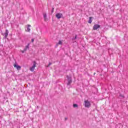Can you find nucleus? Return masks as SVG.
Masks as SVG:
<instances>
[{"label": "nucleus", "instance_id": "8", "mask_svg": "<svg viewBox=\"0 0 128 128\" xmlns=\"http://www.w3.org/2000/svg\"><path fill=\"white\" fill-rule=\"evenodd\" d=\"M29 49H30V44H28V45L25 46V48H24V50L25 52H26V50Z\"/></svg>", "mask_w": 128, "mask_h": 128}, {"label": "nucleus", "instance_id": "7", "mask_svg": "<svg viewBox=\"0 0 128 128\" xmlns=\"http://www.w3.org/2000/svg\"><path fill=\"white\" fill-rule=\"evenodd\" d=\"M14 66L18 70H20V68H22V66L18 65V64H14Z\"/></svg>", "mask_w": 128, "mask_h": 128}, {"label": "nucleus", "instance_id": "5", "mask_svg": "<svg viewBox=\"0 0 128 128\" xmlns=\"http://www.w3.org/2000/svg\"><path fill=\"white\" fill-rule=\"evenodd\" d=\"M2 36H4V38H6L8 36V30H6L5 32L2 34Z\"/></svg>", "mask_w": 128, "mask_h": 128}, {"label": "nucleus", "instance_id": "2", "mask_svg": "<svg viewBox=\"0 0 128 128\" xmlns=\"http://www.w3.org/2000/svg\"><path fill=\"white\" fill-rule=\"evenodd\" d=\"M91 106L90 102L88 100H86L84 101V106L86 108H90Z\"/></svg>", "mask_w": 128, "mask_h": 128}, {"label": "nucleus", "instance_id": "9", "mask_svg": "<svg viewBox=\"0 0 128 128\" xmlns=\"http://www.w3.org/2000/svg\"><path fill=\"white\" fill-rule=\"evenodd\" d=\"M27 26V30H26V32H30V25L28 24Z\"/></svg>", "mask_w": 128, "mask_h": 128}, {"label": "nucleus", "instance_id": "10", "mask_svg": "<svg viewBox=\"0 0 128 128\" xmlns=\"http://www.w3.org/2000/svg\"><path fill=\"white\" fill-rule=\"evenodd\" d=\"M92 17H90L89 20H88V24H92Z\"/></svg>", "mask_w": 128, "mask_h": 128}, {"label": "nucleus", "instance_id": "1", "mask_svg": "<svg viewBox=\"0 0 128 128\" xmlns=\"http://www.w3.org/2000/svg\"><path fill=\"white\" fill-rule=\"evenodd\" d=\"M36 67V62L34 61L33 62V66L30 68V72H34V68Z\"/></svg>", "mask_w": 128, "mask_h": 128}, {"label": "nucleus", "instance_id": "15", "mask_svg": "<svg viewBox=\"0 0 128 128\" xmlns=\"http://www.w3.org/2000/svg\"><path fill=\"white\" fill-rule=\"evenodd\" d=\"M43 16H44V18H46V14L44 13V14H43Z\"/></svg>", "mask_w": 128, "mask_h": 128}, {"label": "nucleus", "instance_id": "14", "mask_svg": "<svg viewBox=\"0 0 128 128\" xmlns=\"http://www.w3.org/2000/svg\"><path fill=\"white\" fill-rule=\"evenodd\" d=\"M120 96L122 98H124V96L122 94H120Z\"/></svg>", "mask_w": 128, "mask_h": 128}, {"label": "nucleus", "instance_id": "11", "mask_svg": "<svg viewBox=\"0 0 128 128\" xmlns=\"http://www.w3.org/2000/svg\"><path fill=\"white\" fill-rule=\"evenodd\" d=\"M58 44H62V41L59 40L58 42L56 44V46H58Z\"/></svg>", "mask_w": 128, "mask_h": 128}, {"label": "nucleus", "instance_id": "19", "mask_svg": "<svg viewBox=\"0 0 128 128\" xmlns=\"http://www.w3.org/2000/svg\"><path fill=\"white\" fill-rule=\"evenodd\" d=\"M24 50H21V52H22V54H24Z\"/></svg>", "mask_w": 128, "mask_h": 128}, {"label": "nucleus", "instance_id": "16", "mask_svg": "<svg viewBox=\"0 0 128 128\" xmlns=\"http://www.w3.org/2000/svg\"><path fill=\"white\" fill-rule=\"evenodd\" d=\"M44 20L45 22H47V20H48V18H46V17H44Z\"/></svg>", "mask_w": 128, "mask_h": 128}, {"label": "nucleus", "instance_id": "3", "mask_svg": "<svg viewBox=\"0 0 128 128\" xmlns=\"http://www.w3.org/2000/svg\"><path fill=\"white\" fill-rule=\"evenodd\" d=\"M100 28V25L96 24L93 26V30H98V28Z\"/></svg>", "mask_w": 128, "mask_h": 128}, {"label": "nucleus", "instance_id": "13", "mask_svg": "<svg viewBox=\"0 0 128 128\" xmlns=\"http://www.w3.org/2000/svg\"><path fill=\"white\" fill-rule=\"evenodd\" d=\"M73 106L74 108H78V106L77 104H74Z\"/></svg>", "mask_w": 128, "mask_h": 128}, {"label": "nucleus", "instance_id": "18", "mask_svg": "<svg viewBox=\"0 0 128 128\" xmlns=\"http://www.w3.org/2000/svg\"><path fill=\"white\" fill-rule=\"evenodd\" d=\"M34 42V39L32 38V42Z\"/></svg>", "mask_w": 128, "mask_h": 128}, {"label": "nucleus", "instance_id": "21", "mask_svg": "<svg viewBox=\"0 0 128 128\" xmlns=\"http://www.w3.org/2000/svg\"><path fill=\"white\" fill-rule=\"evenodd\" d=\"M64 120H67L68 118H65Z\"/></svg>", "mask_w": 128, "mask_h": 128}, {"label": "nucleus", "instance_id": "4", "mask_svg": "<svg viewBox=\"0 0 128 128\" xmlns=\"http://www.w3.org/2000/svg\"><path fill=\"white\" fill-rule=\"evenodd\" d=\"M68 80V82L67 83L68 86H70V84L72 82V78L71 77H68V76H67Z\"/></svg>", "mask_w": 128, "mask_h": 128}, {"label": "nucleus", "instance_id": "6", "mask_svg": "<svg viewBox=\"0 0 128 128\" xmlns=\"http://www.w3.org/2000/svg\"><path fill=\"white\" fill-rule=\"evenodd\" d=\"M56 16L57 18L60 20L61 18H62V13H58L56 14Z\"/></svg>", "mask_w": 128, "mask_h": 128}, {"label": "nucleus", "instance_id": "12", "mask_svg": "<svg viewBox=\"0 0 128 128\" xmlns=\"http://www.w3.org/2000/svg\"><path fill=\"white\" fill-rule=\"evenodd\" d=\"M78 36L77 35H76L75 37H74L72 38V40H76V37Z\"/></svg>", "mask_w": 128, "mask_h": 128}, {"label": "nucleus", "instance_id": "20", "mask_svg": "<svg viewBox=\"0 0 128 128\" xmlns=\"http://www.w3.org/2000/svg\"><path fill=\"white\" fill-rule=\"evenodd\" d=\"M54 8H52V13L54 12Z\"/></svg>", "mask_w": 128, "mask_h": 128}, {"label": "nucleus", "instance_id": "17", "mask_svg": "<svg viewBox=\"0 0 128 128\" xmlns=\"http://www.w3.org/2000/svg\"><path fill=\"white\" fill-rule=\"evenodd\" d=\"M52 62H50L49 64H48V66H47V67L50 66V64H52Z\"/></svg>", "mask_w": 128, "mask_h": 128}]
</instances>
